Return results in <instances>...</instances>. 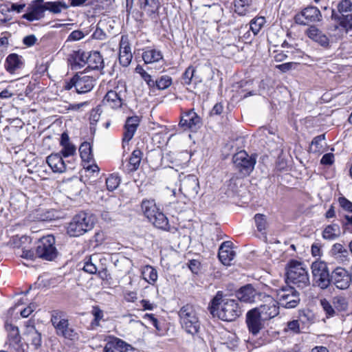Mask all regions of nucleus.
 Here are the masks:
<instances>
[{
  "label": "nucleus",
  "instance_id": "nucleus-1",
  "mask_svg": "<svg viewBox=\"0 0 352 352\" xmlns=\"http://www.w3.org/2000/svg\"><path fill=\"white\" fill-rule=\"evenodd\" d=\"M210 312L224 321H234L241 314V309L236 300L223 297L219 292L212 300Z\"/></svg>",
  "mask_w": 352,
  "mask_h": 352
},
{
  "label": "nucleus",
  "instance_id": "nucleus-2",
  "mask_svg": "<svg viewBox=\"0 0 352 352\" xmlns=\"http://www.w3.org/2000/svg\"><path fill=\"white\" fill-rule=\"evenodd\" d=\"M286 270L288 283L300 288L309 285L308 270L304 263L292 260L287 264Z\"/></svg>",
  "mask_w": 352,
  "mask_h": 352
},
{
  "label": "nucleus",
  "instance_id": "nucleus-3",
  "mask_svg": "<svg viewBox=\"0 0 352 352\" xmlns=\"http://www.w3.org/2000/svg\"><path fill=\"white\" fill-rule=\"evenodd\" d=\"M95 223L94 217L88 213L76 214L67 227V233L71 236H79L91 230Z\"/></svg>",
  "mask_w": 352,
  "mask_h": 352
},
{
  "label": "nucleus",
  "instance_id": "nucleus-4",
  "mask_svg": "<svg viewBox=\"0 0 352 352\" xmlns=\"http://www.w3.org/2000/svg\"><path fill=\"white\" fill-rule=\"evenodd\" d=\"M179 316L182 328L188 333L194 335L199 331L200 324L192 305L183 306L179 311Z\"/></svg>",
  "mask_w": 352,
  "mask_h": 352
},
{
  "label": "nucleus",
  "instance_id": "nucleus-5",
  "mask_svg": "<svg viewBox=\"0 0 352 352\" xmlns=\"http://www.w3.org/2000/svg\"><path fill=\"white\" fill-rule=\"evenodd\" d=\"M106 261L103 254L100 253L94 254L85 258L82 270L91 274L98 272L101 279L107 280L109 275L105 266Z\"/></svg>",
  "mask_w": 352,
  "mask_h": 352
},
{
  "label": "nucleus",
  "instance_id": "nucleus-6",
  "mask_svg": "<svg viewBox=\"0 0 352 352\" xmlns=\"http://www.w3.org/2000/svg\"><path fill=\"white\" fill-rule=\"evenodd\" d=\"M51 322L58 335L70 340L76 337L77 333L69 326L68 319L64 312L53 311L51 315Z\"/></svg>",
  "mask_w": 352,
  "mask_h": 352
},
{
  "label": "nucleus",
  "instance_id": "nucleus-7",
  "mask_svg": "<svg viewBox=\"0 0 352 352\" xmlns=\"http://www.w3.org/2000/svg\"><path fill=\"white\" fill-rule=\"evenodd\" d=\"M276 301L278 305L286 309L296 307L300 301V294L291 286H283L276 290Z\"/></svg>",
  "mask_w": 352,
  "mask_h": 352
},
{
  "label": "nucleus",
  "instance_id": "nucleus-8",
  "mask_svg": "<svg viewBox=\"0 0 352 352\" xmlns=\"http://www.w3.org/2000/svg\"><path fill=\"white\" fill-rule=\"evenodd\" d=\"M54 245L55 239L52 235L41 239L36 249L37 256L47 261H52L57 256V250Z\"/></svg>",
  "mask_w": 352,
  "mask_h": 352
},
{
  "label": "nucleus",
  "instance_id": "nucleus-9",
  "mask_svg": "<svg viewBox=\"0 0 352 352\" xmlns=\"http://www.w3.org/2000/svg\"><path fill=\"white\" fill-rule=\"evenodd\" d=\"M311 272L314 284L324 289L330 284L329 274L325 263L315 261L311 264Z\"/></svg>",
  "mask_w": 352,
  "mask_h": 352
},
{
  "label": "nucleus",
  "instance_id": "nucleus-10",
  "mask_svg": "<svg viewBox=\"0 0 352 352\" xmlns=\"http://www.w3.org/2000/svg\"><path fill=\"white\" fill-rule=\"evenodd\" d=\"M233 163L236 169L241 174L242 176H247L253 170L256 160L245 151H241L236 153L232 158Z\"/></svg>",
  "mask_w": 352,
  "mask_h": 352
},
{
  "label": "nucleus",
  "instance_id": "nucleus-11",
  "mask_svg": "<svg viewBox=\"0 0 352 352\" xmlns=\"http://www.w3.org/2000/svg\"><path fill=\"white\" fill-rule=\"evenodd\" d=\"M199 190V183L195 175H189L180 179L179 192L188 199H195Z\"/></svg>",
  "mask_w": 352,
  "mask_h": 352
},
{
  "label": "nucleus",
  "instance_id": "nucleus-12",
  "mask_svg": "<svg viewBox=\"0 0 352 352\" xmlns=\"http://www.w3.org/2000/svg\"><path fill=\"white\" fill-rule=\"evenodd\" d=\"M278 303L276 300H274L270 296H265L264 297V303L258 307L253 309L261 318H263L266 321L276 316L279 313Z\"/></svg>",
  "mask_w": 352,
  "mask_h": 352
},
{
  "label": "nucleus",
  "instance_id": "nucleus-13",
  "mask_svg": "<svg viewBox=\"0 0 352 352\" xmlns=\"http://www.w3.org/2000/svg\"><path fill=\"white\" fill-rule=\"evenodd\" d=\"M266 320L253 309L246 314V324L248 331L252 336H256L264 328V322Z\"/></svg>",
  "mask_w": 352,
  "mask_h": 352
},
{
  "label": "nucleus",
  "instance_id": "nucleus-14",
  "mask_svg": "<svg viewBox=\"0 0 352 352\" xmlns=\"http://www.w3.org/2000/svg\"><path fill=\"white\" fill-rule=\"evenodd\" d=\"M331 278L337 288L346 289L351 283V271L349 273L344 268L336 267L332 272Z\"/></svg>",
  "mask_w": 352,
  "mask_h": 352
},
{
  "label": "nucleus",
  "instance_id": "nucleus-15",
  "mask_svg": "<svg viewBox=\"0 0 352 352\" xmlns=\"http://www.w3.org/2000/svg\"><path fill=\"white\" fill-rule=\"evenodd\" d=\"M322 17L320 11L314 6L307 7L299 14L296 15L295 21L300 25H306L309 22L320 21Z\"/></svg>",
  "mask_w": 352,
  "mask_h": 352
},
{
  "label": "nucleus",
  "instance_id": "nucleus-16",
  "mask_svg": "<svg viewBox=\"0 0 352 352\" xmlns=\"http://www.w3.org/2000/svg\"><path fill=\"white\" fill-rule=\"evenodd\" d=\"M44 0H35L28 7L27 13L23 15V18L29 21H37L44 16L45 11Z\"/></svg>",
  "mask_w": 352,
  "mask_h": 352
},
{
  "label": "nucleus",
  "instance_id": "nucleus-17",
  "mask_svg": "<svg viewBox=\"0 0 352 352\" xmlns=\"http://www.w3.org/2000/svg\"><path fill=\"white\" fill-rule=\"evenodd\" d=\"M75 89L78 94H85L90 91L94 87L95 80L89 76L81 73L75 76Z\"/></svg>",
  "mask_w": 352,
  "mask_h": 352
},
{
  "label": "nucleus",
  "instance_id": "nucleus-18",
  "mask_svg": "<svg viewBox=\"0 0 352 352\" xmlns=\"http://www.w3.org/2000/svg\"><path fill=\"white\" fill-rule=\"evenodd\" d=\"M133 55L131 52L128 38L122 36L120 42L119 61L123 67H127L131 62Z\"/></svg>",
  "mask_w": 352,
  "mask_h": 352
},
{
  "label": "nucleus",
  "instance_id": "nucleus-19",
  "mask_svg": "<svg viewBox=\"0 0 352 352\" xmlns=\"http://www.w3.org/2000/svg\"><path fill=\"white\" fill-rule=\"evenodd\" d=\"M179 124L186 129L195 130L201 126V118L193 110H190L182 117Z\"/></svg>",
  "mask_w": 352,
  "mask_h": 352
},
{
  "label": "nucleus",
  "instance_id": "nucleus-20",
  "mask_svg": "<svg viewBox=\"0 0 352 352\" xmlns=\"http://www.w3.org/2000/svg\"><path fill=\"white\" fill-rule=\"evenodd\" d=\"M235 255V252L231 248V242L225 241L221 245L219 250L218 256L223 265H230V263L234 259Z\"/></svg>",
  "mask_w": 352,
  "mask_h": 352
},
{
  "label": "nucleus",
  "instance_id": "nucleus-21",
  "mask_svg": "<svg viewBox=\"0 0 352 352\" xmlns=\"http://www.w3.org/2000/svg\"><path fill=\"white\" fill-rule=\"evenodd\" d=\"M46 161L52 170L55 173H63L66 170L65 162L58 153L49 155Z\"/></svg>",
  "mask_w": 352,
  "mask_h": 352
},
{
  "label": "nucleus",
  "instance_id": "nucleus-22",
  "mask_svg": "<svg viewBox=\"0 0 352 352\" xmlns=\"http://www.w3.org/2000/svg\"><path fill=\"white\" fill-rule=\"evenodd\" d=\"M256 292L251 285L242 287L237 292V298L244 302H252L255 300Z\"/></svg>",
  "mask_w": 352,
  "mask_h": 352
},
{
  "label": "nucleus",
  "instance_id": "nucleus-23",
  "mask_svg": "<svg viewBox=\"0 0 352 352\" xmlns=\"http://www.w3.org/2000/svg\"><path fill=\"white\" fill-rule=\"evenodd\" d=\"M306 34L309 38L318 43L322 46H327L329 45V40L328 37L316 26L309 28L306 31Z\"/></svg>",
  "mask_w": 352,
  "mask_h": 352
},
{
  "label": "nucleus",
  "instance_id": "nucleus-24",
  "mask_svg": "<svg viewBox=\"0 0 352 352\" xmlns=\"http://www.w3.org/2000/svg\"><path fill=\"white\" fill-rule=\"evenodd\" d=\"M139 122L140 120L138 116L130 117L126 120L123 138L124 142H129L132 139Z\"/></svg>",
  "mask_w": 352,
  "mask_h": 352
},
{
  "label": "nucleus",
  "instance_id": "nucleus-25",
  "mask_svg": "<svg viewBox=\"0 0 352 352\" xmlns=\"http://www.w3.org/2000/svg\"><path fill=\"white\" fill-rule=\"evenodd\" d=\"M102 102L104 104L113 109L121 107L122 105V99L116 90L109 91L106 94Z\"/></svg>",
  "mask_w": 352,
  "mask_h": 352
},
{
  "label": "nucleus",
  "instance_id": "nucleus-26",
  "mask_svg": "<svg viewBox=\"0 0 352 352\" xmlns=\"http://www.w3.org/2000/svg\"><path fill=\"white\" fill-rule=\"evenodd\" d=\"M24 335L26 340L30 342L36 349L41 346V335L34 325H27Z\"/></svg>",
  "mask_w": 352,
  "mask_h": 352
},
{
  "label": "nucleus",
  "instance_id": "nucleus-27",
  "mask_svg": "<svg viewBox=\"0 0 352 352\" xmlns=\"http://www.w3.org/2000/svg\"><path fill=\"white\" fill-rule=\"evenodd\" d=\"M60 145L63 147L60 153L63 157H67L76 154V148L72 143L70 142L67 133H63L61 135Z\"/></svg>",
  "mask_w": 352,
  "mask_h": 352
},
{
  "label": "nucleus",
  "instance_id": "nucleus-28",
  "mask_svg": "<svg viewBox=\"0 0 352 352\" xmlns=\"http://www.w3.org/2000/svg\"><path fill=\"white\" fill-rule=\"evenodd\" d=\"M139 3L140 8L150 16L155 15L160 7L159 0H139Z\"/></svg>",
  "mask_w": 352,
  "mask_h": 352
},
{
  "label": "nucleus",
  "instance_id": "nucleus-29",
  "mask_svg": "<svg viewBox=\"0 0 352 352\" xmlns=\"http://www.w3.org/2000/svg\"><path fill=\"white\" fill-rule=\"evenodd\" d=\"M331 252L336 259L342 263L349 261V253L348 250L340 243H335L332 246Z\"/></svg>",
  "mask_w": 352,
  "mask_h": 352
},
{
  "label": "nucleus",
  "instance_id": "nucleus-30",
  "mask_svg": "<svg viewBox=\"0 0 352 352\" xmlns=\"http://www.w3.org/2000/svg\"><path fill=\"white\" fill-rule=\"evenodd\" d=\"M103 67V59L98 52H93L89 54L87 67L91 69H100Z\"/></svg>",
  "mask_w": 352,
  "mask_h": 352
},
{
  "label": "nucleus",
  "instance_id": "nucleus-31",
  "mask_svg": "<svg viewBox=\"0 0 352 352\" xmlns=\"http://www.w3.org/2000/svg\"><path fill=\"white\" fill-rule=\"evenodd\" d=\"M341 234L340 227L338 224L333 223L327 226L322 232V236L327 240H333Z\"/></svg>",
  "mask_w": 352,
  "mask_h": 352
},
{
  "label": "nucleus",
  "instance_id": "nucleus-32",
  "mask_svg": "<svg viewBox=\"0 0 352 352\" xmlns=\"http://www.w3.org/2000/svg\"><path fill=\"white\" fill-rule=\"evenodd\" d=\"M142 58L146 64H150L162 60L163 56L160 51L149 49L143 52Z\"/></svg>",
  "mask_w": 352,
  "mask_h": 352
},
{
  "label": "nucleus",
  "instance_id": "nucleus-33",
  "mask_svg": "<svg viewBox=\"0 0 352 352\" xmlns=\"http://www.w3.org/2000/svg\"><path fill=\"white\" fill-rule=\"evenodd\" d=\"M142 210L148 220L160 211L153 200L143 201L142 203Z\"/></svg>",
  "mask_w": 352,
  "mask_h": 352
},
{
  "label": "nucleus",
  "instance_id": "nucleus-34",
  "mask_svg": "<svg viewBox=\"0 0 352 352\" xmlns=\"http://www.w3.org/2000/svg\"><path fill=\"white\" fill-rule=\"evenodd\" d=\"M143 278L149 284L154 285L157 280V270L151 265H146L142 270Z\"/></svg>",
  "mask_w": 352,
  "mask_h": 352
},
{
  "label": "nucleus",
  "instance_id": "nucleus-35",
  "mask_svg": "<svg viewBox=\"0 0 352 352\" xmlns=\"http://www.w3.org/2000/svg\"><path fill=\"white\" fill-rule=\"evenodd\" d=\"M21 63L20 57L16 54H12L7 57L6 68L9 72L13 73L21 67Z\"/></svg>",
  "mask_w": 352,
  "mask_h": 352
},
{
  "label": "nucleus",
  "instance_id": "nucleus-36",
  "mask_svg": "<svg viewBox=\"0 0 352 352\" xmlns=\"http://www.w3.org/2000/svg\"><path fill=\"white\" fill-rule=\"evenodd\" d=\"M155 227L166 230L168 228V221L166 217L160 211H158L150 220Z\"/></svg>",
  "mask_w": 352,
  "mask_h": 352
},
{
  "label": "nucleus",
  "instance_id": "nucleus-37",
  "mask_svg": "<svg viewBox=\"0 0 352 352\" xmlns=\"http://www.w3.org/2000/svg\"><path fill=\"white\" fill-rule=\"evenodd\" d=\"M142 157V153L140 150H134L129 158V166L130 171L136 170L140 164Z\"/></svg>",
  "mask_w": 352,
  "mask_h": 352
},
{
  "label": "nucleus",
  "instance_id": "nucleus-38",
  "mask_svg": "<svg viewBox=\"0 0 352 352\" xmlns=\"http://www.w3.org/2000/svg\"><path fill=\"white\" fill-rule=\"evenodd\" d=\"M339 25L347 35L352 37V14L340 17Z\"/></svg>",
  "mask_w": 352,
  "mask_h": 352
},
{
  "label": "nucleus",
  "instance_id": "nucleus-39",
  "mask_svg": "<svg viewBox=\"0 0 352 352\" xmlns=\"http://www.w3.org/2000/svg\"><path fill=\"white\" fill-rule=\"evenodd\" d=\"M88 53L80 51L77 52L74 58V67L76 69L83 67L85 65L88 64Z\"/></svg>",
  "mask_w": 352,
  "mask_h": 352
},
{
  "label": "nucleus",
  "instance_id": "nucleus-40",
  "mask_svg": "<svg viewBox=\"0 0 352 352\" xmlns=\"http://www.w3.org/2000/svg\"><path fill=\"white\" fill-rule=\"evenodd\" d=\"M44 4L45 10H49L54 14L60 13L63 10H65L68 8L65 3L60 1L47 2Z\"/></svg>",
  "mask_w": 352,
  "mask_h": 352
},
{
  "label": "nucleus",
  "instance_id": "nucleus-41",
  "mask_svg": "<svg viewBox=\"0 0 352 352\" xmlns=\"http://www.w3.org/2000/svg\"><path fill=\"white\" fill-rule=\"evenodd\" d=\"M82 183L79 180L72 181L67 185V193L71 196H77L80 194Z\"/></svg>",
  "mask_w": 352,
  "mask_h": 352
},
{
  "label": "nucleus",
  "instance_id": "nucleus-42",
  "mask_svg": "<svg viewBox=\"0 0 352 352\" xmlns=\"http://www.w3.org/2000/svg\"><path fill=\"white\" fill-rule=\"evenodd\" d=\"M172 85V78L167 75L162 76L155 80V88L159 90H164L168 88Z\"/></svg>",
  "mask_w": 352,
  "mask_h": 352
},
{
  "label": "nucleus",
  "instance_id": "nucleus-43",
  "mask_svg": "<svg viewBox=\"0 0 352 352\" xmlns=\"http://www.w3.org/2000/svg\"><path fill=\"white\" fill-rule=\"evenodd\" d=\"M79 152L82 160L89 162L91 159V147L89 142L82 143L79 148Z\"/></svg>",
  "mask_w": 352,
  "mask_h": 352
},
{
  "label": "nucleus",
  "instance_id": "nucleus-44",
  "mask_svg": "<svg viewBox=\"0 0 352 352\" xmlns=\"http://www.w3.org/2000/svg\"><path fill=\"white\" fill-rule=\"evenodd\" d=\"M254 221L258 231H265L268 226L266 216L262 214H256L254 216Z\"/></svg>",
  "mask_w": 352,
  "mask_h": 352
},
{
  "label": "nucleus",
  "instance_id": "nucleus-45",
  "mask_svg": "<svg viewBox=\"0 0 352 352\" xmlns=\"http://www.w3.org/2000/svg\"><path fill=\"white\" fill-rule=\"evenodd\" d=\"M265 23V19L263 16L254 18L250 21V29L254 34H256Z\"/></svg>",
  "mask_w": 352,
  "mask_h": 352
},
{
  "label": "nucleus",
  "instance_id": "nucleus-46",
  "mask_svg": "<svg viewBox=\"0 0 352 352\" xmlns=\"http://www.w3.org/2000/svg\"><path fill=\"white\" fill-rule=\"evenodd\" d=\"M120 182V179L117 174L110 175L106 179V184L107 189L110 191H113L116 189Z\"/></svg>",
  "mask_w": 352,
  "mask_h": 352
},
{
  "label": "nucleus",
  "instance_id": "nucleus-47",
  "mask_svg": "<svg viewBox=\"0 0 352 352\" xmlns=\"http://www.w3.org/2000/svg\"><path fill=\"white\" fill-rule=\"evenodd\" d=\"M248 6V0H235L234 1V11L239 15H245Z\"/></svg>",
  "mask_w": 352,
  "mask_h": 352
},
{
  "label": "nucleus",
  "instance_id": "nucleus-48",
  "mask_svg": "<svg viewBox=\"0 0 352 352\" xmlns=\"http://www.w3.org/2000/svg\"><path fill=\"white\" fill-rule=\"evenodd\" d=\"M338 12L342 16H346L345 13L352 12V2L350 0H341L337 6Z\"/></svg>",
  "mask_w": 352,
  "mask_h": 352
},
{
  "label": "nucleus",
  "instance_id": "nucleus-49",
  "mask_svg": "<svg viewBox=\"0 0 352 352\" xmlns=\"http://www.w3.org/2000/svg\"><path fill=\"white\" fill-rule=\"evenodd\" d=\"M334 307L339 311H344L348 307V302L345 297L337 296L333 298Z\"/></svg>",
  "mask_w": 352,
  "mask_h": 352
},
{
  "label": "nucleus",
  "instance_id": "nucleus-50",
  "mask_svg": "<svg viewBox=\"0 0 352 352\" xmlns=\"http://www.w3.org/2000/svg\"><path fill=\"white\" fill-rule=\"evenodd\" d=\"M10 8L6 4H0V23L3 24L11 19Z\"/></svg>",
  "mask_w": 352,
  "mask_h": 352
},
{
  "label": "nucleus",
  "instance_id": "nucleus-51",
  "mask_svg": "<svg viewBox=\"0 0 352 352\" xmlns=\"http://www.w3.org/2000/svg\"><path fill=\"white\" fill-rule=\"evenodd\" d=\"M114 344L115 348L121 352H132L134 349L130 344L118 338L114 340Z\"/></svg>",
  "mask_w": 352,
  "mask_h": 352
},
{
  "label": "nucleus",
  "instance_id": "nucleus-52",
  "mask_svg": "<svg viewBox=\"0 0 352 352\" xmlns=\"http://www.w3.org/2000/svg\"><path fill=\"white\" fill-rule=\"evenodd\" d=\"M320 303L327 317H332L335 315V309L327 299H321Z\"/></svg>",
  "mask_w": 352,
  "mask_h": 352
},
{
  "label": "nucleus",
  "instance_id": "nucleus-53",
  "mask_svg": "<svg viewBox=\"0 0 352 352\" xmlns=\"http://www.w3.org/2000/svg\"><path fill=\"white\" fill-rule=\"evenodd\" d=\"M17 254L21 257L30 260H34V258L37 256L36 252L33 251L31 249H26L25 248L22 249H18Z\"/></svg>",
  "mask_w": 352,
  "mask_h": 352
},
{
  "label": "nucleus",
  "instance_id": "nucleus-54",
  "mask_svg": "<svg viewBox=\"0 0 352 352\" xmlns=\"http://www.w3.org/2000/svg\"><path fill=\"white\" fill-rule=\"evenodd\" d=\"M92 314L94 316V320L92 322V324L99 326V322L103 318V311L98 307H94L92 310Z\"/></svg>",
  "mask_w": 352,
  "mask_h": 352
},
{
  "label": "nucleus",
  "instance_id": "nucleus-55",
  "mask_svg": "<svg viewBox=\"0 0 352 352\" xmlns=\"http://www.w3.org/2000/svg\"><path fill=\"white\" fill-rule=\"evenodd\" d=\"M6 330L9 332V336L12 337L16 341L19 340V330L18 328L8 322L5 324Z\"/></svg>",
  "mask_w": 352,
  "mask_h": 352
},
{
  "label": "nucleus",
  "instance_id": "nucleus-56",
  "mask_svg": "<svg viewBox=\"0 0 352 352\" xmlns=\"http://www.w3.org/2000/svg\"><path fill=\"white\" fill-rule=\"evenodd\" d=\"M101 113L102 111L98 107L91 111L89 116L91 124H96L98 122V121L100 120Z\"/></svg>",
  "mask_w": 352,
  "mask_h": 352
},
{
  "label": "nucleus",
  "instance_id": "nucleus-57",
  "mask_svg": "<svg viewBox=\"0 0 352 352\" xmlns=\"http://www.w3.org/2000/svg\"><path fill=\"white\" fill-rule=\"evenodd\" d=\"M195 69L192 67L186 69V72L183 75V82L186 85H189L191 82V80L194 76Z\"/></svg>",
  "mask_w": 352,
  "mask_h": 352
},
{
  "label": "nucleus",
  "instance_id": "nucleus-58",
  "mask_svg": "<svg viewBox=\"0 0 352 352\" xmlns=\"http://www.w3.org/2000/svg\"><path fill=\"white\" fill-rule=\"evenodd\" d=\"M325 136L324 134L316 136L314 138V140L311 142L312 146H315L316 147L315 151L319 152L320 149L322 148V145L321 144V142L324 140Z\"/></svg>",
  "mask_w": 352,
  "mask_h": 352
},
{
  "label": "nucleus",
  "instance_id": "nucleus-59",
  "mask_svg": "<svg viewBox=\"0 0 352 352\" xmlns=\"http://www.w3.org/2000/svg\"><path fill=\"white\" fill-rule=\"evenodd\" d=\"M36 307L35 303H30L27 307L19 311L20 314L23 318H27L34 311Z\"/></svg>",
  "mask_w": 352,
  "mask_h": 352
},
{
  "label": "nucleus",
  "instance_id": "nucleus-60",
  "mask_svg": "<svg viewBox=\"0 0 352 352\" xmlns=\"http://www.w3.org/2000/svg\"><path fill=\"white\" fill-rule=\"evenodd\" d=\"M338 202L343 209L352 212V202L344 197H340L338 199Z\"/></svg>",
  "mask_w": 352,
  "mask_h": 352
},
{
  "label": "nucleus",
  "instance_id": "nucleus-61",
  "mask_svg": "<svg viewBox=\"0 0 352 352\" xmlns=\"http://www.w3.org/2000/svg\"><path fill=\"white\" fill-rule=\"evenodd\" d=\"M37 41L36 37L34 34L26 36L23 38V43L28 47L34 45Z\"/></svg>",
  "mask_w": 352,
  "mask_h": 352
},
{
  "label": "nucleus",
  "instance_id": "nucleus-62",
  "mask_svg": "<svg viewBox=\"0 0 352 352\" xmlns=\"http://www.w3.org/2000/svg\"><path fill=\"white\" fill-rule=\"evenodd\" d=\"M85 36L84 33L80 30H74L69 36V41H78Z\"/></svg>",
  "mask_w": 352,
  "mask_h": 352
},
{
  "label": "nucleus",
  "instance_id": "nucleus-63",
  "mask_svg": "<svg viewBox=\"0 0 352 352\" xmlns=\"http://www.w3.org/2000/svg\"><path fill=\"white\" fill-rule=\"evenodd\" d=\"M287 329L288 330L294 332V333H299L300 332V324L298 320H292L287 323Z\"/></svg>",
  "mask_w": 352,
  "mask_h": 352
},
{
  "label": "nucleus",
  "instance_id": "nucleus-64",
  "mask_svg": "<svg viewBox=\"0 0 352 352\" xmlns=\"http://www.w3.org/2000/svg\"><path fill=\"white\" fill-rule=\"evenodd\" d=\"M334 155L332 153H327L324 155L320 160L321 164L325 165H331L333 164Z\"/></svg>",
  "mask_w": 352,
  "mask_h": 352
}]
</instances>
